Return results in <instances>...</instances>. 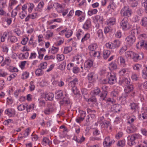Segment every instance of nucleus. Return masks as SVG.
<instances>
[{
    "mask_svg": "<svg viewBox=\"0 0 147 147\" xmlns=\"http://www.w3.org/2000/svg\"><path fill=\"white\" fill-rule=\"evenodd\" d=\"M72 33V31L71 30L67 29L66 32L65 33V36L67 38H69L71 36Z\"/></svg>",
    "mask_w": 147,
    "mask_h": 147,
    "instance_id": "obj_55",
    "label": "nucleus"
},
{
    "mask_svg": "<svg viewBox=\"0 0 147 147\" xmlns=\"http://www.w3.org/2000/svg\"><path fill=\"white\" fill-rule=\"evenodd\" d=\"M90 53L91 56L96 57L98 59L100 58V53L99 51L95 52L94 51L92 52H90Z\"/></svg>",
    "mask_w": 147,
    "mask_h": 147,
    "instance_id": "obj_32",
    "label": "nucleus"
},
{
    "mask_svg": "<svg viewBox=\"0 0 147 147\" xmlns=\"http://www.w3.org/2000/svg\"><path fill=\"white\" fill-rule=\"evenodd\" d=\"M78 83V80L76 78L74 79L73 81H71L69 84V87H71L72 88L76 87L75 85Z\"/></svg>",
    "mask_w": 147,
    "mask_h": 147,
    "instance_id": "obj_42",
    "label": "nucleus"
},
{
    "mask_svg": "<svg viewBox=\"0 0 147 147\" xmlns=\"http://www.w3.org/2000/svg\"><path fill=\"white\" fill-rule=\"evenodd\" d=\"M45 35L46 38L49 39L52 36L53 32L50 31H48L45 33Z\"/></svg>",
    "mask_w": 147,
    "mask_h": 147,
    "instance_id": "obj_60",
    "label": "nucleus"
},
{
    "mask_svg": "<svg viewBox=\"0 0 147 147\" xmlns=\"http://www.w3.org/2000/svg\"><path fill=\"white\" fill-rule=\"evenodd\" d=\"M91 26V21L90 19H88L83 25V28L85 30H88Z\"/></svg>",
    "mask_w": 147,
    "mask_h": 147,
    "instance_id": "obj_25",
    "label": "nucleus"
},
{
    "mask_svg": "<svg viewBox=\"0 0 147 147\" xmlns=\"http://www.w3.org/2000/svg\"><path fill=\"white\" fill-rule=\"evenodd\" d=\"M84 58V56L82 54H79L77 56H75L74 59L75 61H76V64H78L81 63H83Z\"/></svg>",
    "mask_w": 147,
    "mask_h": 147,
    "instance_id": "obj_12",
    "label": "nucleus"
},
{
    "mask_svg": "<svg viewBox=\"0 0 147 147\" xmlns=\"http://www.w3.org/2000/svg\"><path fill=\"white\" fill-rule=\"evenodd\" d=\"M96 35L99 39H103L104 38L103 33L101 29H99L96 31Z\"/></svg>",
    "mask_w": 147,
    "mask_h": 147,
    "instance_id": "obj_37",
    "label": "nucleus"
},
{
    "mask_svg": "<svg viewBox=\"0 0 147 147\" xmlns=\"http://www.w3.org/2000/svg\"><path fill=\"white\" fill-rule=\"evenodd\" d=\"M121 108L120 105L115 104L112 105L111 108V110L112 112H117L120 111Z\"/></svg>",
    "mask_w": 147,
    "mask_h": 147,
    "instance_id": "obj_17",
    "label": "nucleus"
},
{
    "mask_svg": "<svg viewBox=\"0 0 147 147\" xmlns=\"http://www.w3.org/2000/svg\"><path fill=\"white\" fill-rule=\"evenodd\" d=\"M59 50V47L54 45V44L49 49V51L52 54H54L58 53Z\"/></svg>",
    "mask_w": 147,
    "mask_h": 147,
    "instance_id": "obj_14",
    "label": "nucleus"
},
{
    "mask_svg": "<svg viewBox=\"0 0 147 147\" xmlns=\"http://www.w3.org/2000/svg\"><path fill=\"white\" fill-rule=\"evenodd\" d=\"M98 11L97 9H90L88 10L87 13L88 15L89 16H91L93 15L96 14Z\"/></svg>",
    "mask_w": 147,
    "mask_h": 147,
    "instance_id": "obj_38",
    "label": "nucleus"
},
{
    "mask_svg": "<svg viewBox=\"0 0 147 147\" xmlns=\"http://www.w3.org/2000/svg\"><path fill=\"white\" fill-rule=\"evenodd\" d=\"M107 88V87L106 86H104V87L102 88V89L103 90H104V91L102 92V94L100 95L101 99L102 100H105V98L106 97L107 94V92L106 91V89Z\"/></svg>",
    "mask_w": 147,
    "mask_h": 147,
    "instance_id": "obj_30",
    "label": "nucleus"
},
{
    "mask_svg": "<svg viewBox=\"0 0 147 147\" xmlns=\"http://www.w3.org/2000/svg\"><path fill=\"white\" fill-rule=\"evenodd\" d=\"M29 53L28 52L21 53L19 55V58L21 59H26L28 57Z\"/></svg>",
    "mask_w": 147,
    "mask_h": 147,
    "instance_id": "obj_34",
    "label": "nucleus"
},
{
    "mask_svg": "<svg viewBox=\"0 0 147 147\" xmlns=\"http://www.w3.org/2000/svg\"><path fill=\"white\" fill-rule=\"evenodd\" d=\"M134 89L133 86L131 84L126 87L124 89V91L126 93H128L132 91Z\"/></svg>",
    "mask_w": 147,
    "mask_h": 147,
    "instance_id": "obj_31",
    "label": "nucleus"
},
{
    "mask_svg": "<svg viewBox=\"0 0 147 147\" xmlns=\"http://www.w3.org/2000/svg\"><path fill=\"white\" fill-rule=\"evenodd\" d=\"M130 106L131 109L134 111L138 109V105L134 103H132L130 104Z\"/></svg>",
    "mask_w": 147,
    "mask_h": 147,
    "instance_id": "obj_49",
    "label": "nucleus"
},
{
    "mask_svg": "<svg viewBox=\"0 0 147 147\" xmlns=\"http://www.w3.org/2000/svg\"><path fill=\"white\" fill-rule=\"evenodd\" d=\"M93 62L92 60H88L84 63L85 68L88 70L93 65Z\"/></svg>",
    "mask_w": 147,
    "mask_h": 147,
    "instance_id": "obj_18",
    "label": "nucleus"
},
{
    "mask_svg": "<svg viewBox=\"0 0 147 147\" xmlns=\"http://www.w3.org/2000/svg\"><path fill=\"white\" fill-rule=\"evenodd\" d=\"M18 3L16 0H9V3L8 9L9 11H10L12 9V6L16 5Z\"/></svg>",
    "mask_w": 147,
    "mask_h": 147,
    "instance_id": "obj_20",
    "label": "nucleus"
},
{
    "mask_svg": "<svg viewBox=\"0 0 147 147\" xmlns=\"http://www.w3.org/2000/svg\"><path fill=\"white\" fill-rule=\"evenodd\" d=\"M101 125L102 128L106 129L108 128L109 127V129L111 130V127H110V123L109 121H105L101 123Z\"/></svg>",
    "mask_w": 147,
    "mask_h": 147,
    "instance_id": "obj_26",
    "label": "nucleus"
},
{
    "mask_svg": "<svg viewBox=\"0 0 147 147\" xmlns=\"http://www.w3.org/2000/svg\"><path fill=\"white\" fill-rule=\"evenodd\" d=\"M95 74L94 72H90L89 73L88 75V79L89 81H91L94 78Z\"/></svg>",
    "mask_w": 147,
    "mask_h": 147,
    "instance_id": "obj_52",
    "label": "nucleus"
},
{
    "mask_svg": "<svg viewBox=\"0 0 147 147\" xmlns=\"http://www.w3.org/2000/svg\"><path fill=\"white\" fill-rule=\"evenodd\" d=\"M140 24L143 26H147V17H144L141 19Z\"/></svg>",
    "mask_w": 147,
    "mask_h": 147,
    "instance_id": "obj_43",
    "label": "nucleus"
},
{
    "mask_svg": "<svg viewBox=\"0 0 147 147\" xmlns=\"http://www.w3.org/2000/svg\"><path fill=\"white\" fill-rule=\"evenodd\" d=\"M121 13L123 16H130L132 14V11L129 9L128 6L124 7L121 11Z\"/></svg>",
    "mask_w": 147,
    "mask_h": 147,
    "instance_id": "obj_8",
    "label": "nucleus"
},
{
    "mask_svg": "<svg viewBox=\"0 0 147 147\" xmlns=\"http://www.w3.org/2000/svg\"><path fill=\"white\" fill-rule=\"evenodd\" d=\"M120 26L123 30H127L131 27V25L129 24L127 18H124L121 21Z\"/></svg>",
    "mask_w": 147,
    "mask_h": 147,
    "instance_id": "obj_3",
    "label": "nucleus"
},
{
    "mask_svg": "<svg viewBox=\"0 0 147 147\" xmlns=\"http://www.w3.org/2000/svg\"><path fill=\"white\" fill-rule=\"evenodd\" d=\"M142 137V136L136 134L129 136L127 138L128 144L130 146L133 145L134 144L135 140L141 139Z\"/></svg>",
    "mask_w": 147,
    "mask_h": 147,
    "instance_id": "obj_1",
    "label": "nucleus"
},
{
    "mask_svg": "<svg viewBox=\"0 0 147 147\" xmlns=\"http://www.w3.org/2000/svg\"><path fill=\"white\" fill-rule=\"evenodd\" d=\"M136 127L135 125H131L130 127H127V131L128 133L133 132L136 130Z\"/></svg>",
    "mask_w": 147,
    "mask_h": 147,
    "instance_id": "obj_40",
    "label": "nucleus"
},
{
    "mask_svg": "<svg viewBox=\"0 0 147 147\" xmlns=\"http://www.w3.org/2000/svg\"><path fill=\"white\" fill-rule=\"evenodd\" d=\"M97 47L98 46L97 44L95 43H94L89 45L88 47V49L90 51V52H92L95 51Z\"/></svg>",
    "mask_w": 147,
    "mask_h": 147,
    "instance_id": "obj_39",
    "label": "nucleus"
},
{
    "mask_svg": "<svg viewBox=\"0 0 147 147\" xmlns=\"http://www.w3.org/2000/svg\"><path fill=\"white\" fill-rule=\"evenodd\" d=\"M8 34V32H5L3 33V35L1 38V42H4L5 41L6 38Z\"/></svg>",
    "mask_w": 147,
    "mask_h": 147,
    "instance_id": "obj_58",
    "label": "nucleus"
},
{
    "mask_svg": "<svg viewBox=\"0 0 147 147\" xmlns=\"http://www.w3.org/2000/svg\"><path fill=\"white\" fill-rule=\"evenodd\" d=\"M131 59L136 62H138L139 60L143 59L144 57V54L143 53L138 54L134 52Z\"/></svg>",
    "mask_w": 147,
    "mask_h": 147,
    "instance_id": "obj_10",
    "label": "nucleus"
},
{
    "mask_svg": "<svg viewBox=\"0 0 147 147\" xmlns=\"http://www.w3.org/2000/svg\"><path fill=\"white\" fill-rule=\"evenodd\" d=\"M7 41L8 42L11 43L16 42L18 40L17 38L14 36H9L7 39Z\"/></svg>",
    "mask_w": 147,
    "mask_h": 147,
    "instance_id": "obj_19",
    "label": "nucleus"
},
{
    "mask_svg": "<svg viewBox=\"0 0 147 147\" xmlns=\"http://www.w3.org/2000/svg\"><path fill=\"white\" fill-rule=\"evenodd\" d=\"M56 58L58 61H60L64 60L65 57L63 54H57V55Z\"/></svg>",
    "mask_w": 147,
    "mask_h": 147,
    "instance_id": "obj_63",
    "label": "nucleus"
},
{
    "mask_svg": "<svg viewBox=\"0 0 147 147\" xmlns=\"http://www.w3.org/2000/svg\"><path fill=\"white\" fill-rule=\"evenodd\" d=\"M54 109L53 105H49L44 109L43 112L46 115H49L53 112Z\"/></svg>",
    "mask_w": 147,
    "mask_h": 147,
    "instance_id": "obj_11",
    "label": "nucleus"
},
{
    "mask_svg": "<svg viewBox=\"0 0 147 147\" xmlns=\"http://www.w3.org/2000/svg\"><path fill=\"white\" fill-rule=\"evenodd\" d=\"M113 42L114 49L118 48L121 43V41L118 40H115Z\"/></svg>",
    "mask_w": 147,
    "mask_h": 147,
    "instance_id": "obj_36",
    "label": "nucleus"
},
{
    "mask_svg": "<svg viewBox=\"0 0 147 147\" xmlns=\"http://www.w3.org/2000/svg\"><path fill=\"white\" fill-rule=\"evenodd\" d=\"M84 32L81 30H79L76 32V36L78 40L81 39L84 35Z\"/></svg>",
    "mask_w": 147,
    "mask_h": 147,
    "instance_id": "obj_33",
    "label": "nucleus"
},
{
    "mask_svg": "<svg viewBox=\"0 0 147 147\" xmlns=\"http://www.w3.org/2000/svg\"><path fill=\"white\" fill-rule=\"evenodd\" d=\"M45 119L46 120L47 125L48 127H50L52 124V120L51 119L49 118L48 117H46Z\"/></svg>",
    "mask_w": 147,
    "mask_h": 147,
    "instance_id": "obj_50",
    "label": "nucleus"
},
{
    "mask_svg": "<svg viewBox=\"0 0 147 147\" xmlns=\"http://www.w3.org/2000/svg\"><path fill=\"white\" fill-rule=\"evenodd\" d=\"M100 92V90L98 88H97L91 92V94H92L93 96H95L98 95Z\"/></svg>",
    "mask_w": 147,
    "mask_h": 147,
    "instance_id": "obj_61",
    "label": "nucleus"
},
{
    "mask_svg": "<svg viewBox=\"0 0 147 147\" xmlns=\"http://www.w3.org/2000/svg\"><path fill=\"white\" fill-rule=\"evenodd\" d=\"M72 47H66L64 48L63 53L67 54L70 52L72 50Z\"/></svg>",
    "mask_w": 147,
    "mask_h": 147,
    "instance_id": "obj_57",
    "label": "nucleus"
},
{
    "mask_svg": "<svg viewBox=\"0 0 147 147\" xmlns=\"http://www.w3.org/2000/svg\"><path fill=\"white\" fill-rule=\"evenodd\" d=\"M79 116L83 118L84 119L86 116V112L85 111L82 110H79Z\"/></svg>",
    "mask_w": 147,
    "mask_h": 147,
    "instance_id": "obj_62",
    "label": "nucleus"
},
{
    "mask_svg": "<svg viewBox=\"0 0 147 147\" xmlns=\"http://www.w3.org/2000/svg\"><path fill=\"white\" fill-rule=\"evenodd\" d=\"M136 38L134 35L131 34L126 38L125 41L127 45L128 46H131L135 42Z\"/></svg>",
    "mask_w": 147,
    "mask_h": 147,
    "instance_id": "obj_4",
    "label": "nucleus"
},
{
    "mask_svg": "<svg viewBox=\"0 0 147 147\" xmlns=\"http://www.w3.org/2000/svg\"><path fill=\"white\" fill-rule=\"evenodd\" d=\"M75 15L78 17V20L80 22H83L86 16L85 13L80 10H77L75 11Z\"/></svg>",
    "mask_w": 147,
    "mask_h": 147,
    "instance_id": "obj_6",
    "label": "nucleus"
},
{
    "mask_svg": "<svg viewBox=\"0 0 147 147\" xmlns=\"http://www.w3.org/2000/svg\"><path fill=\"white\" fill-rule=\"evenodd\" d=\"M108 82L110 84H113L116 82L115 74L114 72L108 73L107 75Z\"/></svg>",
    "mask_w": 147,
    "mask_h": 147,
    "instance_id": "obj_2",
    "label": "nucleus"
},
{
    "mask_svg": "<svg viewBox=\"0 0 147 147\" xmlns=\"http://www.w3.org/2000/svg\"><path fill=\"white\" fill-rule=\"evenodd\" d=\"M140 117H142L143 119L147 118V108H143L142 109L141 114L140 115Z\"/></svg>",
    "mask_w": 147,
    "mask_h": 147,
    "instance_id": "obj_21",
    "label": "nucleus"
},
{
    "mask_svg": "<svg viewBox=\"0 0 147 147\" xmlns=\"http://www.w3.org/2000/svg\"><path fill=\"white\" fill-rule=\"evenodd\" d=\"M31 130L29 128H28L26 129L25 130V132L23 134V136L21 137L22 138H26L29 135V134Z\"/></svg>",
    "mask_w": 147,
    "mask_h": 147,
    "instance_id": "obj_47",
    "label": "nucleus"
},
{
    "mask_svg": "<svg viewBox=\"0 0 147 147\" xmlns=\"http://www.w3.org/2000/svg\"><path fill=\"white\" fill-rule=\"evenodd\" d=\"M29 74L28 72L25 71L23 72L22 75V79L24 80L28 78Z\"/></svg>",
    "mask_w": 147,
    "mask_h": 147,
    "instance_id": "obj_51",
    "label": "nucleus"
},
{
    "mask_svg": "<svg viewBox=\"0 0 147 147\" xmlns=\"http://www.w3.org/2000/svg\"><path fill=\"white\" fill-rule=\"evenodd\" d=\"M37 50L39 55V56H41L42 58L44 56L43 53L45 51V49L44 48H37Z\"/></svg>",
    "mask_w": 147,
    "mask_h": 147,
    "instance_id": "obj_44",
    "label": "nucleus"
},
{
    "mask_svg": "<svg viewBox=\"0 0 147 147\" xmlns=\"http://www.w3.org/2000/svg\"><path fill=\"white\" fill-rule=\"evenodd\" d=\"M36 106L33 104H31L29 105L26 104V110L27 112H30L36 108Z\"/></svg>",
    "mask_w": 147,
    "mask_h": 147,
    "instance_id": "obj_24",
    "label": "nucleus"
},
{
    "mask_svg": "<svg viewBox=\"0 0 147 147\" xmlns=\"http://www.w3.org/2000/svg\"><path fill=\"white\" fill-rule=\"evenodd\" d=\"M5 115L9 117H14L15 116L16 111L15 110L12 108H7L4 111Z\"/></svg>",
    "mask_w": 147,
    "mask_h": 147,
    "instance_id": "obj_7",
    "label": "nucleus"
},
{
    "mask_svg": "<svg viewBox=\"0 0 147 147\" xmlns=\"http://www.w3.org/2000/svg\"><path fill=\"white\" fill-rule=\"evenodd\" d=\"M0 15L4 16H9V13H6L3 9H0Z\"/></svg>",
    "mask_w": 147,
    "mask_h": 147,
    "instance_id": "obj_59",
    "label": "nucleus"
},
{
    "mask_svg": "<svg viewBox=\"0 0 147 147\" xmlns=\"http://www.w3.org/2000/svg\"><path fill=\"white\" fill-rule=\"evenodd\" d=\"M39 84L41 86L43 87L48 85V81L47 80L44 79L39 82Z\"/></svg>",
    "mask_w": 147,
    "mask_h": 147,
    "instance_id": "obj_48",
    "label": "nucleus"
},
{
    "mask_svg": "<svg viewBox=\"0 0 147 147\" xmlns=\"http://www.w3.org/2000/svg\"><path fill=\"white\" fill-rule=\"evenodd\" d=\"M134 52L131 51H127L125 53V57L128 59H131Z\"/></svg>",
    "mask_w": 147,
    "mask_h": 147,
    "instance_id": "obj_29",
    "label": "nucleus"
},
{
    "mask_svg": "<svg viewBox=\"0 0 147 147\" xmlns=\"http://www.w3.org/2000/svg\"><path fill=\"white\" fill-rule=\"evenodd\" d=\"M72 71L74 74H76L80 72V69L78 67L75 66L73 67Z\"/></svg>",
    "mask_w": 147,
    "mask_h": 147,
    "instance_id": "obj_64",
    "label": "nucleus"
},
{
    "mask_svg": "<svg viewBox=\"0 0 147 147\" xmlns=\"http://www.w3.org/2000/svg\"><path fill=\"white\" fill-rule=\"evenodd\" d=\"M93 21L96 24H97L96 26L98 28L99 26V24H102L103 23L104 19L103 16L101 15H97L93 18Z\"/></svg>",
    "mask_w": 147,
    "mask_h": 147,
    "instance_id": "obj_5",
    "label": "nucleus"
},
{
    "mask_svg": "<svg viewBox=\"0 0 147 147\" xmlns=\"http://www.w3.org/2000/svg\"><path fill=\"white\" fill-rule=\"evenodd\" d=\"M55 98L58 100L61 99L63 97V92L61 90H57L55 94Z\"/></svg>",
    "mask_w": 147,
    "mask_h": 147,
    "instance_id": "obj_22",
    "label": "nucleus"
},
{
    "mask_svg": "<svg viewBox=\"0 0 147 147\" xmlns=\"http://www.w3.org/2000/svg\"><path fill=\"white\" fill-rule=\"evenodd\" d=\"M118 62L119 64L121 66L125 67L126 65L125 59L122 56H120L118 58Z\"/></svg>",
    "mask_w": 147,
    "mask_h": 147,
    "instance_id": "obj_15",
    "label": "nucleus"
},
{
    "mask_svg": "<svg viewBox=\"0 0 147 147\" xmlns=\"http://www.w3.org/2000/svg\"><path fill=\"white\" fill-rule=\"evenodd\" d=\"M114 140H111L109 137L106 138L103 143V145L104 147H109L111 145L113 142H114Z\"/></svg>",
    "mask_w": 147,
    "mask_h": 147,
    "instance_id": "obj_13",
    "label": "nucleus"
},
{
    "mask_svg": "<svg viewBox=\"0 0 147 147\" xmlns=\"http://www.w3.org/2000/svg\"><path fill=\"white\" fill-rule=\"evenodd\" d=\"M127 49V46L124 45L119 50V53L120 55L123 54Z\"/></svg>",
    "mask_w": 147,
    "mask_h": 147,
    "instance_id": "obj_54",
    "label": "nucleus"
},
{
    "mask_svg": "<svg viewBox=\"0 0 147 147\" xmlns=\"http://www.w3.org/2000/svg\"><path fill=\"white\" fill-rule=\"evenodd\" d=\"M116 19L114 18H110L108 19L106 23L107 25L111 26L114 25L116 23Z\"/></svg>",
    "mask_w": 147,
    "mask_h": 147,
    "instance_id": "obj_27",
    "label": "nucleus"
},
{
    "mask_svg": "<svg viewBox=\"0 0 147 147\" xmlns=\"http://www.w3.org/2000/svg\"><path fill=\"white\" fill-rule=\"evenodd\" d=\"M82 94H84V97L85 99L87 100L88 97V94L87 92V90L86 89H83L81 90Z\"/></svg>",
    "mask_w": 147,
    "mask_h": 147,
    "instance_id": "obj_53",
    "label": "nucleus"
},
{
    "mask_svg": "<svg viewBox=\"0 0 147 147\" xmlns=\"http://www.w3.org/2000/svg\"><path fill=\"white\" fill-rule=\"evenodd\" d=\"M117 66L115 62H111L109 65V69L111 70L116 69L117 68Z\"/></svg>",
    "mask_w": 147,
    "mask_h": 147,
    "instance_id": "obj_41",
    "label": "nucleus"
},
{
    "mask_svg": "<svg viewBox=\"0 0 147 147\" xmlns=\"http://www.w3.org/2000/svg\"><path fill=\"white\" fill-rule=\"evenodd\" d=\"M142 67V65L141 64L136 63L133 65V69L134 70L139 71Z\"/></svg>",
    "mask_w": 147,
    "mask_h": 147,
    "instance_id": "obj_56",
    "label": "nucleus"
},
{
    "mask_svg": "<svg viewBox=\"0 0 147 147\" xmlns=\"http://www.w3.org/2000/svg\"><path fill=\"white\" fill-rule=\"evenodd\" d=\"M90 35L88 33H87L84 35L81 39V42L82 44H84L90 38Z\"/></svg>",
    "mask_w": 147,
    "mask_h": 147,
    "instance_id": "obj_16",
    "label": "nucleus"
},
{
    "mask_svg": "<svg viewBox=\"0 0 147 147\" xmlns=\"http://www.w3.org/2000/svg\"><path fill=\"white\" fill-rule=\"evenodd\" d=\"M111 54V52L108 50H105L103 52V57L104 59H107Z\"/></svg>",
    "mask_w": 147,
    "mask_h": 147,
    "instance_id": "obj_45",
    "label": "nucleus"
},
{
    "mask_svg": "<svg viewBox=\"0 0 147 147\" xmlns=\"http://www.w3.org/2000/svg\"><path fill=\"white\" fill-rule=\"evenodd\" d=\"M42 143L43 145L46 146L51 143V142L47 138H44L43 139Z\"/></svg>",
    "mask_w": 147,
    "mask_h": 147,
    "instance_id": "obj_46",
    "label": "nucleus"
},
{
    "mask_svg": "<svg viewBox=\"0 0 147 147\" xmlns=\"http://www.w3.org/2000/svg\"><path fill=\"white\" fill-rule=\"evenodd\" d=\"M131 71V69L129 68H123L120 70L118 74L120 77L128 76Z\"/></svg>",
    "mask_w": 147,
    "mask_h": 147,
    "instance_id": "obj_9",
    "label": "nucleus"
},
{
    "mask_svg": "<svg viewBox=\"0 0 147 147\" xmlns=\"http://www.w3.org/2000/svg\"><path fill=\"white\" fill-rule=\"evenodd\" d=\"M54 97V94L52 93H46L45 98L46 100H52Z\"/></svg>",
    "mask_w": 147,
    "mask_h": 147,
    "instance_id": "obj_28",
    "label": "nucleus"
},
{
    "mask_svg": "<svg viewBox=\"0 0 147 147\" xmlns=\"http://www.w3.org/2000/svg\"><path fill=\"white\" fill-rule=\"evenodd\" d=\"M28 10L29 13H31L34 7V5L32 3H27Z\"/></svg>",
    "mask_w": 147,
    "mask_h": 147,
    "instance_id": "obj_35",
    "label": "nucleus"
},
{
    "mask_svg": "<svg viewBox=\"0 0 147 147\" xmlns=\"http://www.w3.org/2000/svg\"><path fill=\"white\" fill-rule=\"evenodd\" d=\"M73 140L78 143H81L84 141L85 138L83 136L81 137H77L76 136H74L73 138Z\"/></svg>",
    "mask_w": 147,
    "mask_h": 147,
    "instance_id": "obj_23",
    "label": "nucleus"
}]
</instances>
